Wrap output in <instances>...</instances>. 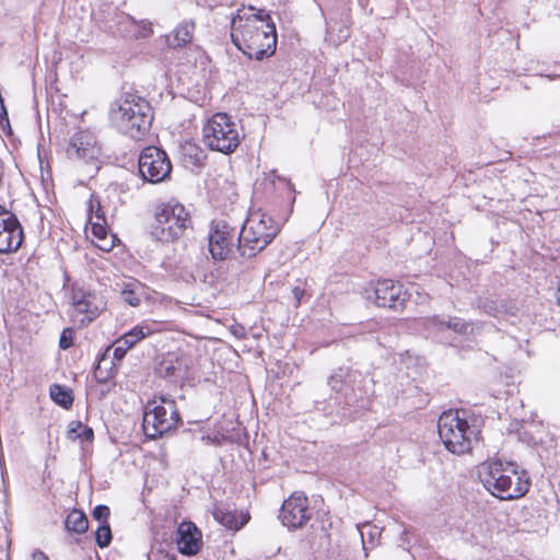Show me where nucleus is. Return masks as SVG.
Masks as SVG:
<instances>
[{
	"label": "nucleus",
	"mask_w": 560,
	"mask_h": 560,
	"mask_svg": "<svg viewBox=\"0 0 560 560\" xmlns=\"http://www.w3.org/2000/svg\"><path fill=\"white\" fill-rule=\"evenodd\" d=\"M240 125L226 113L213 114L202 127V142L211 151L235 152L242 140Z\"/></svg>",
	"instance_id": "nucleus-8"
},
{
	"label": "nucleus",
	"mask_w": 560,
	"mask_h": 560,
	"mask_svg": "<svg viewBox=\"0 0 560 560\" xmlns=\"http://www.w3.org/2000/svg\"><path fill=\"white\" fill-rule=\"evenodd\" d=\"M89 221H106L105 212L103 211L98 196L92 194L88 205Z\"/></svg>",
	"instance_id": "nucleus-31"
},
{
	"label": "nucleus",
	"mask_w": 560,
	"mask_h": 560,
	"mask_svg": "<svg viewBox=\"0 0 560 560\" xmlns=\"http://www.w3.org/2000/svg\"><path fill=\"white\" fill-rule=\"evenodd\" d=\"M190 360L184 352H167L159 361L156 374L170 382H178L187 377Z\"/></svg>",
	"instance_id": "nucleus-17"
},
{
	"label": "nucleus",
	"mask_w": 560,
	"mask_h": 560,
	"mask_svg": "<svg viewBox=\"0 0 560 560\" xmlns=\"http://www.w3.org/2000/svg\"><path fill=\"white\" fill-rule=\"evenodd\" d=\"M98 154L96 138L89 130L75 132L67 148V155L71 160H93Z\"/></svg>",
	"instance_id": "nucleus-18"
},
{
	"label": "nucleus",
	"mask_w": 560,
	"mask_h": 560,
	"mask_svg": "<svg viewBox=\"0 0 560 560\" xmlns=\"http://www.w3.org/2000/svg\"><path fill=\"white\" fill-rule=\"evenodd\" d=\"M191 225V218L185 206L176 199H170L156 205L151 234L155 240L168 243L179 238Z\"/></svg>",
	"instance_id": "nucleus-7"
},
{
	"label": "nucleus",
	"mask_w": 560,
	"mask_h": 560,
	"mask_svg": "<svg viewBox=\"0 0 560 560\" xmlns=\"http://www.w3.org/2000/svg\"><path fill=\"white\" fill-rule=\"evenodd\" d=\"M51 400L65 409H70L73 405L72 390L63 385L52 384L49 388Z\"/></svg>",
	"instance_id": "nucleus-25"
},
{
	"label": "nucleus",
	"mask_w": 560,
	"mask_h": 560,
	"mask_svg": "<svg viewBox=\"0 0 560 560\" xmlns=\"http://www.w3.org/2000/svg\"><path fill=\"white\" fill-rule=\"evenodd\" d=\"M279 232L280 224L271 215L260 209L252 211L240 230L237 250L242 257H255Z\"/></svg>",
	"instance_id": "nucleus-5"
},
{
	"label": "nucleus",
	"mask_w": 560,
	"mask_h": 560,
	"mask_svg": "<svg viewBox=\"0 0 560 560\" xmlns=\"http://www.w3.org/2000/svg\"><path fill=\"white\" fill-rule=\"evenodd\" d=\"M180 422L175 400L160 397L149 400L144 407L142 428L149 439H156L170 432Z\"/></svg>",
	"instance_id": "nucleus-9"
},
{
	"label": "nucleus",
	"mask_w": 560,
	"mask_h": 560,
	"mask_svg": "<svg viewBox=\"0 0 560 560\" xmlns=\"http://www.w3.org/2000/svg\"><path fill=\"white\" fill-rule=\"evenodd\" d=\"M68 438L92 443L94 440L93 429L81 421H71L68 425Z\"/></svg>",
	"instance_id": "nucleus-27"
},
{
	"label": "nucleus",
	"mask_w": 560,
	"mask_h": 560,
	"mask_svg": "<svg viewBox=\"0 0 560 560\" xmlns=\"http://www.w3.org/2000/svg\"><path fill=\"white\" fill-rule=\"evenodd\" d=\"M478 475L485 488L501 500L522 498L530 487L528 472L514 462L493 459L483 463Z\"/></svg>",
	"instance_id": "nucleus-3"
},
{
	"label": "nucleus",
	"mask_w": 560,
	"mask_h": 560,
	"mask_svg": "<svg viewBox=\"0 0 560 560\" xmlns=\"http://www.w3.org/2000/svg\"><path fill=\"white\" fill-rule=\"evenodd\" d=\"M178 551L183 555H196L201 546V533L191 522H182L176 533Z\"/></svg>",
	"instance_id": "nucleus-19"
},
{
	"label": "nucleus",
	"mask_w": 560,
	"mask_h": 560,
	"mask_svg": "<svg viewBox=\"0 0 560 560\" xmlns=\"http://www.w3.org/2000/svg\"><path fill=\"white\" fill-rule=\"evenodd\" d=\"M240 231L223 219L212 220L208 231V250L212 259L223 261L232 258L238 246Z\"/></svg>",
	"instance_id": "nucleus-10"
},
{
	"label": "nucleus",
	"mask_w": 560,
	"mask_h": 560,
	"mask_svg": "<svg viewBox=\"0 0 560 560\" xmlns=\"http://www.w3.org/2000/svg\"><path fill=\"white\" fill-rule=\"evenodd\" d=\"M557 301H558V304L560 305V288L558 289V292H557Z\"/></svg>",
	"instance_id": "nucleus-43"
},
{
	"label": "nucleus",
	"mask_w": 560,
	"mask_h": 560,
	"mask_svg": "<svg viewBox=\"0 0 560 560\" xmlns=\"http://www.w3.org/2000/svg\"><path fill=\"white\" fill-rule=\"evenodd\" d=\"M118 28H116V33L114 35L126 37V38H135L133 33L137 30V21L129 14L122 12V14H118Z\"/></svg>",
	"instance_id": "nucleus-29"
},
{
	"label": "nucleus",
	"mask_w": 560,
	"mask_h": 560,
	"mask_svg": "<svg viewBox=\"0 0 560 560\" xmlns=\"http://www.w3.org/2000/svg\"><path fill=\"white\" fill-rule=\"evenodd\" d=\"M110 514V510L107 505L98 504L94 508L92 515L93 517L100 522V524L108 523V517Z\"/></svg>",
	"instance_id": "nucleus-37"
},
{
	"label": "nucleus",
	"mask_w": 560,
	"mask_h": 560,
	"mask_svg": "<svg viewBox=\"0 0 560 560\" xmlns=\"http://www.w3.org/2000/svg\"><path fill=\"white\" fill-rule=\"evenodd\" d=\"M198 4H202L209 8L215 7L218 4V0H197Z\"/></svg>",
	"instance_id": "nucleus-41"
},
{
	"label": "nucleus",
	"mask_w": 560,
	"mask_h": 560,
	"mask_svg": "<svg viewBox=\"0 0 560 560\" xmlns=\"http://www.w3.org/2000/svg\"><path fill=\"white\" fill-rule=\"evenodd\" d=\"M120 295L124 302L133 307L139 306L143 300L149 298L148 288L136 279L124 284Z\"/></svg>",
	"instance_id": "nucleus-21"
},
{
	"label": "nucleus",
	"mask_w": 560,
	"mask_h": 560,
	"mask_svg": "<svg viewBox=\"0 0 560 560\" xmlns=\"http://www.w3.org/2000/svg\"><path fill=\"white\" fill-rule=\"evenodd\" d=\"M32 560H49L48 556L39 549L32 552Z\"/></svg>",
	"instance_id": "nucleus-40"
},
{
	"label": "nucleus",
	"mask_w": 560,
	"mask_h": 560,
	"mask_svg": "<svg viewBox=\"0 0 560 560\" xmlns=\"http://www.w3.org/2000/svg\"><path fill=\"white\" fill-rule=\"evenodd\" d=\"M138 170L144 182L158 184L170 176L172 163L164 150L158 147H147L139 155Z\"/></svg>",
	"instance_id": "nucleus-12"
},
{
	"label": "nucleus",
	"mask_w": 560,
	"mask_h": 560,
	"mask_svg": "<svg viewBox=\"0 0 560 560\" xmlns=\"http://www.w3.org/2000/svg\"><path fill=\"white\" fill-rule=\"evenodd\" d=\"M438 433L448 452L462 455L472 448L480 431L476 425H469L458 410H447L438 420Z\"/></svg>",
	"instance_id": "nucleus-6"
},
{
	"label": "nucleus",
	"mask_w": 560,
	"mask_h": 560,
	"mask_svg": "<svg viewBox=\"0 0 560 560\" xmlns=\"http://www.w3.org/2000/svg\"><path fill=\"white\" fill-rule=\"evenodd\" d=\"M65 526L68 532L83 534L89 528V521L82 511L74 509L67 515Z\"/></svg>",
	"instance_id": "nucleus-26"
},
{
	"label": "nucleus",
	"mask_w": 560,
	"mask_h": 560,
	"mask_svg": "<svg viewBox=\"0 0 560 560\" xmlns=\"http://www.w3.org/2000/svg\"><path fill=\"white\" fill-rule=\"evenodd\" d=\"M23 237V229L16 217L0 206V254L16 252Z\"/></svg>",
	"instance_id": "nucleus-16"
},
{
	"label": "nucleus",
	"mask_w": 560,
	"mask_h": 560,
	"mask_svg": "<svg viewBox=\"0 0 560 560\" xmlns=\"http://www.w3.org/2000/svg\"><path fill=\"white\" fill-rule=\"evenodd\" d=\"M475 307L482 311L485 314L492 316L497 319L504 318L509 315L508 306L503 302H499L489 298L479 296L474 303Z\"/></svg>",
	"instance_id": "nucleus-23"
},
{
	"label": "nucleus",
	"mask_w": 560,
	"mask_h": 560,
	"mask_svg": "<svg viewBox=\"0 0 560 560\" xmlns=\"http://www.w3.org/2000/svg\"><path fill=\"white\" fill-rule=\"evenodd\" d=\"M73 345V329L72 328H65L61 331L60 338H59V347L63 350L69 349Z\"/></svg>",
	"instance_id": "nucleus-38"
},
{
	"label": "nucleus",
	"mask_w": 560,
	"mask_h": 560,
	"mask_svg": "<svg viewBox=\"0 0 560 560\" xmlns=\"http://www.w3.org/2000/svg\"><path fill=\"white\" fill-rule=\"evenodd\" d=\"M108 117L118 132L139 141L150 131L153 108L145 98L126 93L110 103Z\"/></svg>",
	"instance_id": "nucleus-4"
},
{
	"label": "nucleus",
	"mask_w": 560,
	"mask_h": 560,
	"mask_svg": "<svg viewBox=\"0 0 560 560\" xmlns=\"http://www.w3.org/2000/svg\"><path fill=\"white\" fill-rule=\"evenodd\" d=\"M360 534H361L363 546H365V544H366V536H368L369 542L371 545H374L381 536V529L377 526H372L371 524H364L362 529L360 530Z\"/></svg>",
	"instance_id": "nucleus-33"
},
{
	"label": "nucleus",
	"mask_w": 560,
	"mask_h": 560,
	"mask_svg": "<svg viewBox=\"0 0 560 560\" xmlns=\"http://www.w3.org/2000/svg\"><path fill=\"white\" fill-rule=\"evenodd\" d=\"M232 43L249 59L262 60L276 52L277 31L269 14L255 8L238 9L231 20Z\"/></svg>",
	"instance_id": "nucleus-1"
},
{
	"label": "nucleus",
	"mask_w": 560,
	"mask_h": 560,
	"mask_svg": "<svg viewBox=\"0 0 560 560\" xmlns=\"http://www.w3.org/2000/svg\"><path fill=\"white\" fill-rule=\"evenodd\" d=\"M428 324L439 328L446 327L447 329H451L460 335H477L485 326V323L467 322L457 316H448L445 320L444 317L438 315L428 318Z\"/></svg>",
	"instance_id": "nucleus-20"
},
{
	"label": "nucleus",
	"mask_w": 560,
	"mask_h": 560,
	"mask_svg": "<svg viewBox=\"0 0 560 560\" xmlns=\"http://www.w3.org/2000/svg\"><path fill=\"white\" fill-rule=\"evenodd\" d=\"M158 331L155 323L141 322L115 339L107 351L113 350V358L121 361L129 350Z\"/></svg>",
	"instance_id": "nucleus-15"
},
{
	"label": "nucleus",
	"mask_w": 560,
	"mask_h": 560,
	"mask_svg": "<svg viewBox=\"0 0 560 560\" xmlns=\"http://www.w3.org/2000/svg\"><path fill=\"white\" fill-rule=\"evenodd\" d=\"M547 77H548L549 79H556V78H560V73L547 74Z\"/></svg>",
	"instance_id": "nucleus-42"
},
{
	"label": "nucleus",
	"mask_w": 560,
	"mask_h": 560,
	"mask_svg": "<svg viewBox=\"0 0 560 560\" xmlns=\"http://www.w3.org/2000/svg\"><path fill=\"white\" fill-rule=\"evenodd\" d=\"M538 429H539V425H537L535 423L522 424L521 428L518 429L520 440L528 445H532V446L541 443L542 442L541 436H536L534 434V430H538Z\"/></svg>",
	"instance_id": "nucleus-30"
},
{
	"label": "nucleus",
	"mask_w": 560,
	"mask_h": 560,
	"mask_svg": "<svg viewBox=\"0 0 560 560\" xmlns=\"http://www.w3.org/2000/svg\"><path fill=\"white\" fill-rule=\"evenodd\" d=\"M149 560H153V559L151 558V556H149Z\"/></svg>",
	"instance_id": "nucleus-44"
},
{
	"label": "nucleus",
	"mask_w": 560,
	"mask_h": 560,
	"mask_svg": "<svg viewBox=\"0 0 560 560\" xmlns=\"http://www.w3.org/2000/svg\"><path fill=\"white\" fill-rule=\"evenodd\" d=\"M118 14H122V11L108 5L105 11H102L96 15V21L104 31L114 35L116 33V28L119 26L117 21Z\"/></svg>",
	"instance_id": "nucleus-24"
},
{
	"label": "nucleus",
	"mask_w": 560,
	"mask_h": 560,
	"mask_svg": "<svg viewBox=\"0 0 560 560\" xmlns=\"http://www.w3.org/2000/svg\"><path fill=\"white\" fill-rule=\"evenodd\" d=\"M327 383L334 395L328 400H316V410L328 416L354 419L365 405L362 374L351 368L340 366L332 372Z\"/></svg>",
	"instance_id": "nucleus-2"
},
{
	"label": "nucleus",
	"mask_w": 560,
	"mask_h": 560,
	"mask_svg": "<svg viewBox=\"0 0 560 560\" xmlns=\"http://www.w3.org/2000/svg\"><path fill=\"white\" fill-rule=\"evenodd\" d=\"M112 538L113 536L109 524H100L95 532V541L97 546L101 548L107 547L110 544Z\"/></svg>",
	"instance_id": "nucleus-32"
},
{
	"label": "nucleus",
	"mask_w": 560,
	"mask_h": 560,
	"mask_svg": "<svg viewBox=\"0 0 560 560\" xmlns=\"http://www.w3.org/2000/svg\"><path fill=\"white\" fill-rule=\"evenodd\" d=\"M91 224L93 235L98 240H105L107 237L108 231L106 221H89Z\"/></svg>",
	"instance_id": "nucleus-35"
},
{
	"label": "nucleus",
	"mask_w": 560,
	"mask_h": 560,
	"mask_svg": "<svg viewBox=\"0 0 560 560\" xmlns=\"http://www.w3.org/2000/svg\"><path fill=\"white\" fill-rule=\"evenodd\" d=\"M214 520L231 530L241 529L249 520L248 514L241 513L240 515L236 511H231L221 506H217L213 511Z\"/></svg>",
	"instance_id": "nucleus-22"
},
{
	"label": "nucleus",
	"mask_w": 560,
	"mask_h": 560,
	"mask_svg": "<svg viewBox=\"0 0 560 560\" xmlns=\"http://www.w3.org/2000/svg\"><path fill=\"white\" fill-rule=\"evenodd\" d=\"M71 301L70 316L72 322L79 324L80 327L88 326L98 317L101 305L94 293L80 288H73Z\"/></svg>",
	"instance_id": "nucleus-14"
},
{
	"label": "nucleus",
	"mask_w": 560,
	"mask_h": 560,
	"mask_svg": "<svg viewBox=\"0 0 560 560\" xmlns=\"http://www.w3.org/2000/svg\"><path fill=\"white\" fill-rule=\"evenodd\" d=\"M292 294H293V298L295 299L296 303L300 304L301 300L304 295V290L301 289L300 287H294L292 289Z\"/></svg>",
	"instance_id": "nucleus-39"
},
{
	"label": "nucleus",
	"mask_w": 560,
	"mask_h": 560,
	"mask_svg": "<svg viewBox=\"0 0 560 560\" xmlns=\"http://www.w3.org/2000/svg\"><path fill=\"white\" fill-rule=\"evenodd\" d=\"M365 293L366 300L374 302L378 307H387L393 311H402L409 298L404 285L390 279L371 282Z\"/></svg>",
	"instance_id": "nucleus-11"
},
{
	"label": "nucleus",
	"mask_w": 560,
	"mask_h": 560,
	"mask_svg": "<svg viewBox=\"0 0 560 560\" xmlns=\"http://www.w3.org/2000/svg\"><path fill=\"white\" fill-rule=\"evenodd\" d=\"M135 31V38H147L153 33L152 24L145 20L137 21V30Z\"/></svg>",
	"instance_id": "nucleus-34"
},
{
	"label": "nucleus",
	"mask_w": 560,
	"mask_h": 560,
	"mask_svg": "<svg viewBox=\"0 0 560 560\" xmlns=\"http://www.w3.org/2000/svg\"><path fill=\"white\" fill-rule=\"evenodd\" d=\"M201 441L208 445L221 446L226 441V435L221 432H214L202 435Z\"/></svg>",
	"instance_id": "nucleus-36"
},
{
	"label": "nucleus",
	"mask_w": 560,
	"mask_h": 560,
	"mask_svg": "<svg viewBox=\"0 0 560 560\" xmlns=\"http://www.w3.org/2000/svg\"><path fill=\"white\" fill-rule=\"evenodd\" d=\"M312 515L308 498L304 492L295 491L283 501L278 517L284 527L295 530L304 527Z\"/></svg>",
	"instance_id": "nucleus-13"
},
{
	"label": "nucleus",
	"mask_w": 560,
	"mask_h": 560,
	"mask_svg": "<svg viewBox=\"0 0 560 560\" xmlns=\"http://www.w3.org/2000/svg\"><path fill=\"white\" fill-rule=\"evenodd\" d=\"M195 31V22L183 21L175 30H174V42L172 43L174 47H183L186 44L190 43L192 39Z\"/></svg>",
	"instance_id": "nucleus-28"
}]
</instances>
